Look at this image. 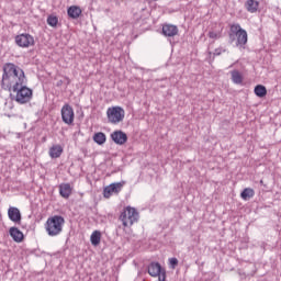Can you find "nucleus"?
<instances>
[{"label":"nucleus","mask_w":281,"mask_h":281,"mask_svg":"<svg viewBox=\"0 0 281 281\" xmlns=\"http://www.w3.org/2000/svg\"><path fill=\"white\" fill-rule=\"evenodd\" d=\"M2 69L1 88L16 93L14 100L18 104H27L32 100L33 91L26 86L25 71L13 63L4 64Z\"/></svg>","instance_id":"nucleus-1"},{"label":"nucleus","mask_w":281,"mask_h":281,"mask_svg":"<svg viewBox=\"0 0 281 281\" xmlns=\"http://www.w3.org/2000/svg\"><path fill=\"white\" fill-rule=\"evenodd\" d=\"M63 225H65V217L61 215H54L47 218L45 229L48 236H60V234H63Z\"/></svg>","instance_id":"nucleus-2"},{"label":"nucleus","mask_w":281,"mask_h":281,"mask_svg":"<svg viewBox=\"0 0 281 281\" xmlns=\"http://www.w3.org/2000/svg\"><path fill=\"white\" fill-rule=\"evenodd\" d=\"M120 221L123 223V227H131L139 221V213L135 207L126 206L120 215Z\"/></svg>","instance_id":"nucleus-3"},{"label":"nucleus","mask_w":281,"mask_h":281,"mask_svg":"<svg viewBox=\"0 0 281 281\" xmlns=\"http://www.w3.org/2000/svg\"><path fill=\"white\" fill-rule=\"evenodd\" d=\"M108 121L111 124H120V122H124V117L126 112L122 106H112L106 110Z\"/></svg>","instance_id":"nucleus-4"},{"label":"nucleus","mask_w":281,"mask_h":281,"mask_svg":"<svg viewBox=\"0 0 281 281\" xmlns=\"http://www.w3.org/2000/svg\"><path fill=\"white\" fill-rule=\"evenodd\" d=\"M147 271L151 278L166 280V268L161 267L159 262H150L147 267Z\"/></svg>","instance_id":"nucleus-5"},{"label":"nucleus","mask_w":281,"mask_h":281,"mask_svg":"<svg viewBox=\"0 0 281 281\" xmlns=\"http://www.w3.org/2000/svg\"><path fill=\"white\" fill-rule=\"evenodd\" d=\"M122 188H124V182H114L109 184L103 190V196L104 199H111V196L114 194H117L122 192Z\"/></svg>","instance_id":"nucleus-6"},{"label":"nucleus","mask_w":281,"mask_h":281,"mask_svg":"<svg viewBox=\"0 0 281 281\" xmlns=\"http://www.w3.org/2000/svg\"><path fill=\"white\" fill-rule=\"evenodd\" d=\"M18 47H32L34 45V36L25 33L15 36Z\"/></svg>","instance_id":"nucleus-7"},{"label":"nucleus","mask_w":281,"mask_h":281,"mask_svg":"<svg viewBox=\"0 0 281 281\" xmlns=\"http://www.w3.org/2000/svg\"><path fill=\"white\" fill-rule=\"evenodd\" d=\"M74 108L69 104H65L61 108V120L65 124H74Z\"/></svg>","instance_id":"nucleus-8"},{"label":"nucleus","mask_w":281,"mask_h":281,"mask_svg":"<svg viewBox=\"0 0 281 281\" xmlns=\"http://www.w3.org/2000/svg\"><path fill=\"white\" fill-rule=\"evenodd\" d=\"M8 217L10 221H12V223H15V225H21L22 215L19 207L10 206L8 209Z\"/></svg>","instance_id":"nucleus-9"},{"label":"nucleus","mask_w":281,"mask_h":281,"mask_svg":"<svg viewBox=\"0 0 281 281\" xmlns=\"http://www.w3.org/2000/svg\"><path fill=\"white\" fill-rule=\"evenodd\" d=\"M162 34L164 36H169V37L177 36L179 34V29L177 27V25L164 24Z\"/></svg>","instance_id":"nucleus-10"},{"label":"nucleus","mask_w":281,"mask_h":281,"mask_svg":"<svg viewBox=\"0 0 281 281\" xmlns=\"http://www.w3.org/2000/svg\"><path fill=\"white\" fill-rule=\"evenodd\" d=\"M9 234L11 238L14 240V243H23L24 235L23 232H21V229L13 226L9 229Z\"/></svg>","instance_id":"nucleus-11"},{"label":"nucleus","mask_w":281,"mask_h":281,"mask_svg":"<svg viewBox=\"0 0 281 281\" xmlns=\"http://www.w3.org/2000/svg\"><path fill=\"white\" fill-rule=\"evenodd\" d=\"M67 14L69 19H79L80 14H82V9L78 5H71L67 10Z\"/></svg>","instance_id":"nucleus-12"},{"label":"nucleus","mask_w":281,"mask_h":281,"mask_svg":"<svg viewBox=\"0 0 281 281\" xmlns=\"http://www.w3.org/2000/svg\"><path fill=\"white\" fill-rule=\"evenodd\" d=\"M112 142H127L128 136L123 131H115L111 134Z\"/></svg>","instance_id":"nucleus-13"},{"label":"nucleus","mask_w":281,"mask_h":281,"mask_svg":"<svg viewBox=\"0 0 281 281\" xmlns=\"http://www.w3.org/2000/svg\"><path fill=\"white\" fill-rule=\"evenodd\" d=\"M59 194L63 199H69L71 196V184L64 183L59 186Z\"/></svg>","instance_id":"nucleus-14"},{"label":"nucleus","mask_w":281,"mask_h":281,"mask_svg":"<svg viewBox=\"0 0 281 281\" xmlns=\"http://www.w3.org/2000/svg\"><path fill=\"white\" fill-rule=\"evenodd\" d=\"M259 5H260V2L256 0H247L245 3V8L247 12H250L251 14H254L255 12H258Z\"/></svg>","instance_id":"nucleus-15"},{"label":"nucleus","mask_w":281,"mask_h":281,"mask_svg":"<svg viewBox=\"0 0 281 281\" xmlns=\"http://www.w3.org/2000/svg\"><path fill=\"white\" fill-rule=\"evenodd\" d=\"M60 155H63V146H60V145H53L49 148V157L52 159H58V157H60Z\"/></svg>","instance_id":"nucleus-16"},{"label":"nucleus","mask_w":281,"mask_h":281,"mask_svg":"<svg viewBox=\"0 0 281 281\" xmlns=\"http://www.w3.org/2000/svg\"><path fill=\"white\" fill-rule=\"evenodd\" d=\"M237 42H236V45L237 47H245V45H247V31H240L239 33H237Z\"/></svg>","instance_id":"nucleus-17"},{"label":"nucleus","mask_w":281,"mask_h":281,"mask_svg":"<svg viewBox=\"0 0 281 281\" xmlns=\"http://www.w3.org/2000/svg\"><path fill=\"white\" fill-rule=\"evenodd\" d=\"M100 240H102V233L100 231H94L90 236V241L93 247H98L100 245Z\"/></svg>","instance_id":"nucleus-18"},{"label":"nucleus","mask_w":281,"mask_h":281,"mask_svg":"<svg viewBox=\"0 0 281 281\" xmlns=\"http://www.w3.org/2000/svg\"><path fill=\"white\" fill-rule=\"evenodd\" d=\"M245 29L240 27V24H233L231 25V32L229 33V38L232 41V43H234V41L236 40V35L239 34V32H243Z\"/></svg>","instance_id":"nucleus-19"},{"label":"nucleus","mask_w":281,"mask_h":281,"mask_svg":"<svg viewBox=\"0 0 281 281\" xmlns=\"http://www.w3.org/2000/svg\"><path fill=\"white\" fill-rule=\"evenodd\" d=\"M232 81L234 85H243V74L238 70L231 71Z\"/></svg>","instance_id":"nucleus-20"},{"label":"nucleus","mask_w":281,"mask_h":281,"mask_svg":"<svg viewBox=\"0 0 281 281\" xmlns=\"http://www.w3.org/2000/svg\"><path fill=\"white\" fill-rule=\"evenodd\" d=\"M254 194H256V192L254 191V189L251 188H246L243 190V192L240 193V196L244 201H249V199H252Z\"/></svg>","instance_id":"nucleus-21"},{"label":"nucleus","mask_w":281,"mask_h":281,"mask_svg":"<svg viewBox=\"0 0 281 281\" xmlns=\"http://www.w3.org/2000/svg\"><path fill=\"white\" fill-rule=\"evenodd\" d=\"M255 95H257V98H265L267 95V87L257 85L255 87Z\"/></svg>","instance_id":"nucleus-22"},{"label":"nucleus","mask_w":281,"mask_h":281,"mask_svg":"<svg viewBox=\"0 0 281 281\" xmlns=\"http://www.w3.org/2000/svg\"><path fill=\"white\" fill-rule=\"evenodd\" d=\"M46 21L50 27H56L58 25V16L56 15H48Z\"/></svg>","instance_id":"nucleus-23"},{"label":"nucleus","mask_w":281,"mask_h":281,"mask_svg":"<svg viewBox=\"0 0 281 281\" xmlns=\"http://www.w3.org/2000/svg\"><path fill=\"white\" fill-rule=\"evenodd\" d=\"M93 142H106V135L102 132H98L93 135Z\"/></svg>","instance_id":"nucleus-24"},{"label":"nucleus","mask_w":281,"mask_h":281,"mask_svg":"<svg viewBox=\"0 0 281 281\" xmlns=\"http://www.w3.org/2000/svg\"><path fill=\"white\" fill-rule=\"evenodd\" d=\"M209 37L210 38H221V33H216L214 31L209 32Z\"/></svg>","instance_id":"nucleus-25"},{"label":"nucleus","mask_w":281,"mask_h":281,"mask_svg":"<svg viewBox=\"0 0 281 281\" xmlns=\"http://www.w3.org/2000/svg\"><path fill=\"white\" fill-rule=\"evenodd\" d=\"M169 263L172 267V269H175V267H177V265H179V259L177 258H170L169 259Z\"/></svg>","instance_id":"nucleus-26"},{"label":"nucleus","mask_w":281,"mask_h":281,"mask_svg":"<svg viewBox=\"0 0 281 281\" xmlns=\"http://www.w3.org/2000/svg\"><path fill=\"white\" fill-rule=\"evenodd\" d=\"M223 52H225V49L216 48L213 54H214V56H221V54H223Z\"/></svg>","instance_id":"nucleus-27"},{"label":"nucleus","mask_w":281,"mask_h":281,"mask_svg":"<svg viewBox=\"0 0 281 281\" xmlns=\"http://www.w3.org/2000/svg\"><path fill=\"white\" fill-rule=\"evenodd\" d=\"M97 144H98L99 146H102V145L104 144V142H97Z\"/></svg>","instance_id":"nucleus-28"},{"label":"nucleus","mask_w":281,"mask_h":281,"mask_svg":"<svg viewBox=\"0 0 281 281\" xmlns=\"http://www.w3.org/2000/svg\"><path fill=\"white\" fill-rule=\"evenodd\" d=\"M120 146H123L124 142H116Z\"/></svg>","instance_id":"nucleus-29"}]
</instances>
